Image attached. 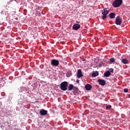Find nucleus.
Here are the masks:
<instances>
[{
  "label": "nucleus",
  "mask_w": 130,
  "mask_h": 130,
  "mask_svg": "<svg viewBox=\"0 0 130 130\" xmlns=\"http://www.w3.org/2000/svg\"><path fill=\"white\" fill-rule=\"evenodd\" d=\"M69 84L67 81H63L60 84V88L62 91H67L68 90V85Z\"/></svg>",
  "instance_id": "1"
},
{
  "label": "nucleus",
  "mask_w": 130,
  "mask_h": 130,
  "mask_svg": "<svg viewBox=\"0 0 130 130\" xmlns=\"http://www.w3.org/2000/svg\"><path fill=\"white\" fill-rule=\"evenodd\" d=\"M122 3V0H115L112 4V6L114 8H118L121 6Z\"/></svg>",
  "instance_id": "2"
},
{
  "label": "nucleus",
  "mask_w": 130,
  "mask_h": 130,
  "mask_svg": "<svg viewBox=\"0 0 130 130\" xmlns=\"http://www.w3.org/2000/svg\"><path fill=\"white\" fill-rule=\"evenodd\" d=\"M109 13V10H107V9L105 8L104 9H103V11H102V19L103 20H104L105 19H106V18H107V15H108V14Z\"/></svg>",
  "instance_id": "3"
},
{
  "label": "nucleus",
  "mask_w": 130,
  "mask_h": 130,
  "mask_svg": "<svg viewBox=\"0 0 130 130\" xmlns=\"http://www.w3.org/2000/svg\"><path fill=\"white\" fill-rule=\"evenodd\" d=\"M51 64L53 67H57L59 64V61L55 59H53L51 61Z\"/></svg>",
  "instance_id": "4"
},
{
  "label": "nucleus",
  "mask_w": 130,
  "mask_h": 130,
  "mask_svg": "<svg viewBox=\"0 0 130 130\" xmlns=\"http://www.w3.org/2000/svg\"><path fill=\"white\" fill-rule=\"evenodd\" d=\"M121 23H122V18L120 16H117L116 18L115 24H116V25H121Z\"/></svg>",
  "instance_id": "5"
},
{
  "label": "nucleus",
  "mask_w": 130,
  "mask_h": 130,
  "mask_svg": "<svg viewBox=\"0 0 130 130\" xmlns=\"http://www.w3.org/2000/svg\"><path fill=\"white\" fill-rule=\"evenodd\" d=\"M98 82H99V85H101V86H105V84H106V82L105 80L103 79H98Z\"/></svg>",
  "instance_id": "6"
},
{
  "label": "nucleus",
  "mask_w": 130,
  "mask_h": 130,
  "mask_svg": "<svg viewBox=\"0 0 130 130\" xmlns=\"http://www.w3.org/2000/svg\"><path fill=\"white\" fill-rule=\"evenodd\" d=\"M77 76V78H78V79H80V78H82V77H83V76H84L83 75V73H82V70L79 69L78 70Z\"/></svg>",
  "instance_id": "7"
},
{
  "label": "nucleus",
  "mask_w": 130,
  "mask_h": 130,
  "mask_svg": "<svg viewBox=\"0 0 130 130\" xmlns=\"http://www.w3.org/2000/svg\"><path fill=\"white\" fill-rule=\"evenodd\" d=\"M47 110H45L44 109H42L40 110V114H41V115H47Z\"/></svg>",
  "instance_id": "8"
},
{
  "label": "nucleus",
  "mask_w": 130,
  "mask_h": 130,
  "mask_svg": "<svg viewBox=\"0 0 130 130\" xmlns=\"http://www.w3.org/2000/svg\"><path fill=\"white\" fill-rule=\"evenodd\" d=\"M80 28H81V25L79 24H75L74 25H73V30H77L78 29H80Z\"/></svg>",
  "instance_id": "9"
},
{
  "label": "nucleus",
  "mask_w": 130,
  "mask_h": 130,
  "mask_svg": "<svg viewBox=\"0 0 130 130\" xmlns=\"http://www.w3.org/2000/svg\"><path fill=\"white\" fill-rule=\"evenodd\" d=\"M85 88L86 89V90L87 91H90V90H91V89H92V86H91V85H90L89 84H87L85 86Z\"/></svg>",
  "instance_id": "10"
},
{
  "label": "nucleus",
  "mask_w": 130,
  "mask_h": 130,
  "mask_svg": "<svg viewBox=\"0 0 130 130\" xmlns=\"http://www.w3.org/2000/svg\"><path fill=\"white\" fill-rule=\"evenodd\" d=\"M111 75V73L109 71H107L106 73H104V75L105 77H109Z\"/></svg>",
  "instance_id": "11"
},
{
  "label": "nucleus",
  "mask_w": 130,
  "mask_h": 130,
  "mask_svg": "<svg viewBox=\"0 0 130 130\" xmlns=\"http://www.w3.org/2000/svg\"><path fill=\"white\" fill-rule=\"evenodd\" d=\"M109 17L111 19H114L115 18V13H111L109 14Z\"/></svg>",
  "instance_id": "12"
},
{
  "label": "nucleus",
  "mask_w": 130,
  "mask_h": 130,
  "mask_svg": "<svg viewBox=\"0 0 130 130\" xmlns=\"http://www.w3.org/2000/svg\"><path fill=\"white\" fill-rule=\"evenodd\" d=\"M74 85L70 84L69 86L68 87V91H72V90L74 89Z\"/></svg>",
  "instance_id": "13"
},
{
  "label": "nucleus",
  "mask_w": 130,
  "mask_h": 130,
  "mask_svg": "<svg viewBox=\"0 0 130 130\" xmlns=\"http://www.w3.org/2000/svg\"><path fill=\"white\" fill-rule=\"evenodd\" d=\"M121 62L122 63H124V64H126V63H128V60L126 59H122L121 60Z\"/></svg>",
  "instance_id": "14"
},
{
  "label": "nucleus",
  "mask_w": 130,
  "mask_h": 130,
  "mask_svg": "<svg viewBox=\"0 0 130 130\" xmlns=\"http://www.w3.org/2000/svg\"><path fill=\"white\" fill-rule=\"evenodd\" d=\"M99 74L98 73V72L96 71L95 72L92 73V77H97Z\"/></svg>",
  "instance_id": "15"
},
{
  "label": "nucleus",
  "mask_w": 130,
  "mask_h": 130,
  "mask_svg": "<svg viewBox=\"0 0 130 130\" xmlns=\"http://www.w3.org/2000/svg\"><path fill=\"white\" fill-rule=\"evenodd\" d=\"M66 76L67 77V78H70V77H71V76H72V73L71 72H67V73L66 74Z\"/></svg>",
  "instance_id": "16"
},
{
  "label": "nucleus",
  "mask_w": 130,
  "mask_h": 130,
  "mask_svg": "<svg viewBox=\"0 0 130 130\" xmlns=\"http://www.w3.org/2000/svg\"><path fill=\"white\" fill-rule=\"evenodd\" d=\"M110 61L111 63H112L113 62H114V61H115V60L114 59V58H112L110 59Z\"/></svg>",
  "instance_id": "17"
},
{
  "label": "nucleus",
  "mask_w": 130,
  "mask_h": 130,
  "mask_svg": "<svg viewBox=\"0 0 130 130\" xmlns=\"http://www.w3.org/2000/svg\"><path fill=\"white\" fill-rule=\"evenodd\" d=\"M73 90L75 92H79V88L78 87H76L74 86V87L73 88Z\"/></svg>",
  "instance_id": "18"
},
{
  "label": "nucleus",
  "mask_w": 130,
  "mask_h": 130,
  "mask_svg": "<svg viewBox=\"0 0 130 130\" xmlns=\"http://www.w3.org/2000/svg\"><path fill=\"white\" fill-rule=\"evenodd\" d=\"M106 109L107 110H110V109H111V105L106 106Z\"/></svg>",
  "instance_id": "19"
},
{
  "label": "nucleus",
  "mask_w": 130,
  "mask_h": 130,
  "mask_svg": "<svg viewBox=\"0 0 130 130\" xmlns=\"http://www.w3.org/2000/svg\"><path fill=\"white\" fill-rule=\"evenodd\" d=\"M102 66H103V62H101L99 64V68H101V67H102Z\"/></svg>",
  "instance_id": "20"
},
{
  "label": "nucleus",
  "mask_w": 130,
  "mask_h": 130,
  "mask_svg": "<svg viewBox=\"0 0 130 130\" xmlns=\"http://www.w3.org/2000/svg\"><path fill=\"white\" fill-rule=\"evenodd\" d=\"M124 93H127V92H128V89L124 88Z\"/></svg>",
  "instance_id": "21"
},
{
  "label": "nucleus",
  "mask_w": 130,
  "mask_h": 130,
  "mask_svg": "<svg viewBox=\"0 0 130 130\" xmlns=\"http://www.w3.org/2000/svg\"><path fill=\"white\" fill-rule=\"evenodd\" d=\"M82 60H83V61H86V59L82 58Z\"/></svg>",
  "instance_id": "22"
},
{
  "label": "nucleus",
  "mask_w": 130,
  "mask_h": 130,
  "mask_svg": "<svg viewBox=\"0 0 130 130\" xmlns=\"http://www.w3.org/2000/svg\"><path fill=\"white\" fill-rule=\"evenodd\" d=\"M76 82H77V83H79L80 80H79V79H77V80H76Z\"/></svg>",
  "instance_id": "23"
},
{
  "label": "nucleus",
  "mask_w": 130,
  "mask_h": 130,
  "mask_svg": "<svg viewBox=\"0 0 130 130\" xmlns=\"http://www.w3.org/2000/svg\"><path fill=\"white\" fill-rule=\"evenodd\" d=\"M76 23H78L79 24L80 23V22L77 21Z\"/></svg>",
  "instance_id": "24"
},
{
  "label": "nucleus",
  "mask_w": 130,
  "mask_h": 130,
  "mask_svg": "<svg viewBox=\"0 0 130 130\" xmlns=\"http://www.w3.org/2000/svg\"><path fill=\"white\" fill-rule=\"evenodd\" d=\"M112 72H113V70L111 71V73H112Z\"/></svg>",
  "instance_id": "25"
},
{
  "label": "nucleus",
  "mask_w": 130,
  "mask_h": 130,
  "mask_svg": "<svg viewBox=\"0 0 130 130\" xmlns=\"http://www.w3.org/2000/svg\"><path fill=\"white\" fill-rule=\"evenodd\" d=\"M129 98H130V94H129Z\"/></svg>",
  "instance_id": "26"
},
{
  "label": "nucleus",
  "mask_w": 130,
  "mask_h": 130,
  "mask_svg": "<svg viewBox=\"0 0 130 130\" xmlns=\"http://www.w3.org/2000/svg\"><path fill=\"white\" fill-rule=\"evenodd\" d=\"M2 13H3V11H2Z\"/></svg>",
  "instance_id": "27"
}]
</instances>
